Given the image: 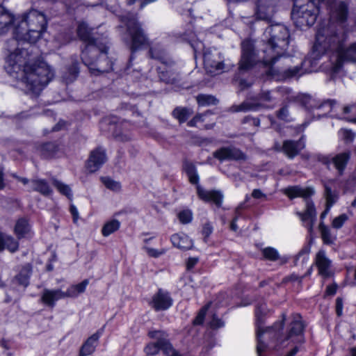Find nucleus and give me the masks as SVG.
<instances>
[{"mask_svg": "<svg viewBox=\"0 0 356 356\" xmlns=\"http://www.w3.org/2000/svg\"><path fill=\"white\" fill-rule=\"evenodd\" d=\"M266 32L270 38L262 50V56L256 50L253 40L245 39L241 42L239 72L248 71L260 62L272 68L277 59L284 56L289 46V33L286 27L280 24L271 25Z\"/></svg>", "mask_w": 356, "mask_h": 356, "instance_id": "f257e3e1", "label": "nucleus"}, {"mask_svg": "<svg viewBox=\"0 0 356 356\" xmlns=\"http://www.w3.org/2000/svg\"><path fill=\"white\" fill-rule=\"evenodd\" d=\"M31 60L27 49H17L8 56L5 69L27 90L38 93L53 79L54 72L47 63H31Z\"/></svg>", "mask_w": 356, "mask_h": 356, "instance_id": "f03ea898", "label": "nucleus"}, {"mask_svg": "<svg viewBox=\"0 0 356 356\" xmlns=\"http://www.w3.org/2000/svg\"><path fill=\"white\" fill-rule=\"evenodd\" d=\"M346 35L338 32L334 26L318 29L314 48L316 51H330L329 71L332 76L337 74L345 62L356 63V42L344 47Z\"/></svg>", "mask_w": 356, "mask_h": 356, "instance_id": "7ed1b4c3", "label": "nucleus"}, {"mask_svg": "<svg viewBox=\"0 0 356 356\" xmlns=\"http://www.w3.org/2000/svg\"><path fill=\"white\" fill-rule=\"evenodd\" d=\"M90 29L85 22H81L77 27V34L81 40L87 42V45L81 53V59L90 73L99 75L108 72L112 70L113 63L108 58V47L105 42H99L95 38Z\"/></svg>", "mask_w": 356, "mask_h": 356, "instance_id": "20e7f679", "label": "nucleus"}, {"mask_svg": "<svg viewBox=\"0 0 356 356\" xmlns=\"http://www.w3.org/2000/svg\"><path fill=\"white\" fill-rule=\"evenodd\" d=\"M286 314L282 313L280 319L275 321L271 325L260 329L261 334H269L275 341V346L281 345L286 341L291 343H305V332L307 322L300 313H293L291 320L287 323L285 330Z\"/></svg>", "mask_w": 356, "mask_h": 356, "instance_id": "39448f33", "label": "nucleus"}, {"mask_svg": "<svg viewBox=\"0 0 356 356\" xmlns=\"http://www.w3.org/2000/svg\"><path fill=\"white\" fill-rule=\"evenodd\" d=\"M45 16L35 10L25 14L14 30V37L17 41L35 42L46 28Z\"/></svg>", "mask_w": 356, "mask_h": 356, "instance_id": "423d86ee", "label": "nucleus"}, {"mask_svg": "<svg viewBox=\"0 0 356 356\" xmlns=\"http://www.w3.org/2000/svg\"><path fill=\"white\" fill-rule=\"evenodd\" d=\"M120 19L126 25L127 32L130 38L131 62L134 58V54L136 51L150 46V40L135 15L129 13L121 15Z\"/></svg>", "mask_w": 356, "mask_h": 356, "instance_id": "0eeeda50", "label": "nucleus"}, {"mask_svg": "<svg viewBox=\"0 0 356 356\" xmlns=\"http://www.w3.org/2000/svg\"><path fill=\"white\" fill-rule=\"evenodd\" d=\"M13 233L16 238L0 230V252L5 250L10 253L17 252L19 248V241L31 236L32 225L29 219L24 216L18 218L13 227Z\"/></svg>", "mask_w": 356, "mask_h": 356, "instance_id": "6e6552de", "label": "nucleus"}, {"mask_svg": "<svg viewBox=\"0 0 356 356\" xmlns=\"http://www.w3.org/2000/svg\"><path fill=\"white\" fill-rule=\"evenodd\" d=\"M325 0H294L291 19L298 28L312 26L318 13V4Z\"/></svg>", "mask_w": 356, "mask_h": 356, "instance_id": "1a4fd4ad", "label": "nucleus"}, {"mask_svg": "<svg viewBox=\"0 0 356 356\" xmlns=\"http://www.w3.org/2000/svg\"><path fill=\"white\" fill-rule=\"evenodd\" d=\"M293 101L298 103L307 110H312L314 108L322 109L327 107V109H326L325 111L327 113L337 111L336 106L337 102L334 99H326L322 102H319L310 95L300 94L293 98Z\"/></svg>", "mask_w": 356, "mask_h": 356, "instance_id": "9d476101", "label": "nucleus"}, {"mask_svg": "<svg viewBox=\"0 0 356 356\" xmlns=\"http://www.w3.org/2000/svg\"><path fill=\"white\" fill-rule=\"evenodd\" d=\"M350 156L351 152L348 150L337 154L334 156L319 155L318 156V160L328 168L331 164H332L334 168L337 170L338 175L341 176L343 175L347 164L350 159Z\"/></svg>", "mask_w": 356, "mask_h": 356, "instance_id": "9b49d317", "label": "nucleus"}, {"mask_svg": "<svg viewBox=\"0 0 356 356\" xmlns=\"http://www.w3.org/2000/svg\"><path fill=\"white\" fill-rule=\"evenodd\" d=\"M173 299L168 291L158 289L148 302V305L154 312L166 311L173 305Z\"/></svg>", "mask_w": 356, "mask_h": 356, "instance_id": "f8f14e48", "label": "nucleus"}, {"mask_svg": "<svg viewBox=\"0 0 356 356\" xmlns=\"http://www.w3.org/2000/svg\"><path fill=\"white\" fill-rule=\"evenodd\" d=\"M164 336H169L168 332L163 330H151L147 332V337L151 339H156L154 342L147 343L143 349L147 356H154L159 353L163 348Z\"/></svg>", "mask_w": 356, "mask_h": 356, "instance_id": "ddd939ff", "label": "nucleus"}, {"mask_svg": "<svg viewBox=\"0 0 356 356\" xmlns=\"http://www.w3.org/2000/svg\"><path fill=\"white\" fill-rule=\"evenodd\" d=\"M279 0H255V17L258 19L270 21L275 13Z\"/></svg>", "mask_w": 356, "mask_h": 356, "instance_id": "4468645a", "label": "nucleus"}, {"mask_svg": "<svg viewBox=\"0 0 356 356\" xmlns=\"http://www.w3.org/2000/svg\"><path fill=\"white\" fill-rule=\"evenodd\" d=\"M213 156L222 162L224 161H245L246 155L238 148L230 145L222 147L213 152Z\"/></svg>", "mask_w": 356, "mask_h": 356, "instance_id": "2eb2a0df", "label": "nucleus"}, {"mask_svg": "<svg viewBox=\"0 0 356 356\" xmlns=\"http://www.w3.org/2000/svg\"><path fill=\"white\" fill-rule=\"evenodd\" d=\"M315 265L318 269V273L323 279H329L334 275L331 270L332 261L327 257L324 250H319L315 257Z\"/></svg>", "mask_w": 356, "mask_h": 356, "instance_id": "dca6fc26", "label": "nucleus"}, {"mask_svg": "<svg viewBox=\"0 0 356 356\" xmlns=\"http://www.w3.org/2000/svg\"><path fill=\"white\" fill-rule=\"evenodd\" d=\"M106 152L102 147H97L91 151L86 163V170L90 172L97 171L106 161Z\"/></svg>", "mask_w": 356, "mask_h": 356, "instance_id": "f3484780", "label": "nucleus"}, {"mask_svg": "<svg viewBox=\"0 0 356 356\" xmlns=\"http://www.w3.org/2000/svg\"><path fill=\"white\" fill-rule=\"evenodd\" d=\"M63 298L64 291L60 289H44L40 294V302L44 306L53 309L57 302Z\"/></svg>", "mask_w": 356, "mask_h": 356, "instance_id": "a211bd4d", "label": "nucleus"}, {"mask_svg": "<svg viewBox=\"0 0 356 356\" xmlns=\"http://www.w3.org/2000/svg\"><path fill=\"white\" fill-rule=\"evenodd\" d=\"M305 147V142L303 136L298 140H284L282 147L276 145L275 148L282 151L289 158L293 159Z\"/></svg>", "mask_w": 356, "mask_h": 356, "instance_id": "6ab92c4d", "label": "nucleus"}, {"mask_svg": "<svg viewBox=\"0 0 356 356\" xmlns=\"http://www.w3.org/2000/svg\"><path fill=\"white\" fill-rule=\"evenodd\" d=\"M103 331L104 327L97 330L83 343L79 352L80 356H89L95 353Z\"/></svg>", "mask_w": 356, "mask_h": 356, "instance_id": "aec40b11", "label": "nucleus"}, {"mask_svg": "<svg viewBox=\"0 0 356 356\" xmlns=\"http://www.w3.org/2000/svg\"><path fill=\"white\" fill-rule=\"evenodd\" d=\"M330 15L339 22H345L348 15V2L339 1L333 3L330 6Z\"/></svg>", "mask_w": 356, "mask_h": 356, "instance_id": "412c9836", "label": "nucleus"}, {"mask_svg": "<svg viewBox=\"0 0 356 356\" xmlns=\"http://www.w3.org/2000/svg\"><path fill=\"white\" fill-rule=\"evenodd\" d=\"M299 216L309 232H312L316 218V207L312 200H308L307 201L305 211L303 213H300Z\"/></svg>", "mask_w": 356, "mask_h": 356, "instance_id": "4be33fe9", "label": "nucleus"}, {"mask_svg": "<svg viewBox=\"0 0 356 356\" xmlns=\"http://www.w3.org/2000/svg\"><path fill=\"white\" fill-rule=\"evenodd\" d=\"M197 193L200 199L206 202H213L217 207H220L222 204L223 195L219 191H207L198 186Z\"/></svg>", "mask_w": 356, "mask_h": 356, "instance_id": "5701e85b", "label": "nucleus"}, {"mask_svg": "<svg viewBox=\"0 0 356 356\" xmlns=\"http://www.w3.org/2000/svg\"><path fill=\"white\" fill-rule=\"evenodd\" d=\"M284 193L290 200L296 197L307 199L314 194V190L312 187L302 188L299 186H293L284 188Z\"/></svg>", "mask_w": 356, "mask_h": 356, "instance_id": "b1692460", "label": "nucleus"}, {"mask_svg": "<svg viewBox=\"0 0 356 356\" xmlns=\"http://www.w3.org/2000/svg\"><path fill=\"white\" fill-rule=\"evenodd\" d=\"M170 241L173 246L181 250H188L193 246V241L184 233H176L171 236Z\"/></svg>", "mask_w": 356, "mask_h": 356, "instance_id": "393cba45", "label": "nucleus"}, {"mask_svg": "<svg viewBox=\"0 0 356 356\" xmlns=\"http://www.w3.org/2000/svg\"><path fill=\"white\" fill-rule=\"evenodd\" d=\"M32 274V268L30 264L22 267L19 272L13 277V282L24 289L30 284V278Z\"/></svg>", "mask_w": 356, "mask_h": 356, "instance_id": "a878e982", "label": "nucleus"}, {"mask_svg": "<svg viewBox=\"0 0 356 356\" xmlns=\"http://www.w3.org/2000/svg\"><path fill=\"white\" fill-rule=\"evenodd\" d=\"M58 150V146L51 142L42 143L35 146V152L43 159L53 158Z\"/></svg>", "mask_w": 356, "mask_h": 356, "instance_id": "bb28decb", "label": "nucleus"}, {"mask_svg": "<svg viewBox=\"0 0 356 356\" xmlns=\"http://www.w3.org/2000/svg\"><path fill=\"white\" fill-rule=\"evenodd\" d=\"M89 284V280L85 279L82 280L81 282L76 284H72L65 291H64V296L65 298H77L79 294L83 293L88 285Z\"/></svg>", "mask_w": 356, "mask_h": 356, "instance_id": "cd10ccee", "label": "nucleus"}, {"mask_svg": "<svg viewBox=\"0 0 356 356\" xmlns=\"http://www.w3.org/2000/svg\"><path fill=\"white\" fill-rule=\"evenodd\" d=\"M204 65L207 70L210 72H213V70H222L224 64L221 61L216 60L213 58V56L210 52H206L203 56Z\"/></svg>", "mask_w": 356, "mask_h": 356, "instance_id": "c85d7f7f", "label": "nucleus"}, {"mask_svg": "<svg viewBox=\"0 0 356 356\" xmlns=\"http://www.w3.org/2000/svg\"><path fill=\"white\" fill-rule=\"evenodd\" d=\"M149 55L151 58L158 60L163 63H165L167 60V54L163 48L159 44H154L152 47H150L149 50Z\"/></svg>", "mask_w": 356, "mask_h": 356, "instance_id": "c756f323", "label": "nucleus"}, {"mask_svg": "<svg viewBox=\"0 0 356 356\" xmlns=\"http://www.w3.org/2000/svg\"><path fill=\"white\" fill-rule=\"evenodd\" d=\"M33 189L44 196H49L53 191L46 179H31Z\"/></svg>", "mask_w": 356, "mask_h": 356, "instance_id": "7c9ffc66", "label": "nucleus"}, {"mask_svg": "<svg viewBox=\"0 0 356 356\" xmlns=\"http://www.w3.org/2000/svg\"><path fill=\"white\" fill-rule=\"evenodd\" d=\"M121 223L117 219H111L106 221L102 227V234L104 237H107L118 231L120 227Z\"/></svg>", "mask_w": 356, "mask_h": 356, "instance_id": "2f4dec72", "label": "nucleus"}, {"mask_svg": "<svg viewBox=\"0 0 356 356\" xmlns=\"http://www.w3.org/2000/svg\"><path fill=\"white\" fill-rule=\"evenodd\" d=\"M172 115L181 124L185 122L193 115V111L191 109L186 107L177 106L172 111Z\"/></svg>", "mask_w": 356, "mask_h": 356, "instance_id": "473e14b6", "label": "nucleus"}, {"mask_svg": "<svg viewBox=\"0 0 356 356\" xmlns=\"http://www.w3.org/2000/svg\"><path fill=\"white\" fill-rule=\"evenodd\" d=\"M262 104L261 103H255V102H243L239 105H233L230 108V111L232 112H246L248 111H257L259 107H261Z\"/></svg>", "mask_w": 356, "mask_h": 356, "instance_id": "72a5a7b5", "label": "nucleus"}, {"mask_svg": "<svg viewBox=\"0 0 356 356\" xmlns=\"http://www.w3.org/2000/svg\"><path fill=\"white\" fill-rule=\"evenodd\" d=\"M324 185V197L325 198V205L328 207H332L333 205L339 200V194L337 191H332L331 187L327 185L326 182L323 183Z\"/></svg>", "mask_w": 356, "mask_h": 356, "instance_id": "f704fd0d", "label": "nucleus"}, {"mask_svg": "<svg viewBox=\"0 0 356 356\" xmlns=\"http://www.w3.org/2000/svg\"><path fill=\"white\" fill-rule=\"evenodd\" d=\"M266 313L263 305H257L254 309L256 330L264 328L263 325L266 323Z\"/></svg>", "mask_w": 356, "mask_h": 356, "instance_id": "c9c22d12", "label": "nucleus"}, {"mask_svg": "<svg viewBox=\"0 0 356 356\" xmlns=\"http://www.w3.org/2000/svg\"><path fill=\"white\" fill-rule=\"evenodd\" d=\"M319 231L323 244L332 245L336 240V237H332L329 227L323 222L319 224Z\"/></svg>", "mask_w": 356, "mask_h": 356, "instance_id": "e433bc0d", "label": "nucleus"}, {"mask_svg": "<svg viewBox=\"0 0 356 356\" xmlns=\"http://www.w3.org/2000/svg\"><path fill=\"white\" fill-rule=\"evenodd\" d=\"M53 184L56 187L58 191L63 195L65 196L70 201L73 200V193L70 186L65 184L58 179H52Z\"/></svg>", "mask_w": 356, "mask_h": 356, "instance_id": "4c0bfd02", "label": "nucleus"}, {"mask_svg": "<svg viewBox=\"0 0 356 356\" xmlns=\"http://www.w3.org/2000/svg\"><path fill=\"white\" fill-rule=\"evenodd\" d=\"M159 76L161 81L166 83L173 84L179 80V74L171 70L160 72Z\"/></svg>", "mask_w": 356, "mask_h": 356, "instance_id": "58836bf2", "label": "nucleus"}, {"mask_svg": "<svg viewBox=\"0 0 356 356\" xmlns=\"http://www.w3.org/2000/svg\"><path fill=\"white\" fill-rule=\"evenodd\" d=\"M291 106L289 104H284L276 111V117L286 122H289L293 120V115L290 111Z\"/></svg>", "mask_w": 356, "mask_h": 356, "instance_id": "ea45409f", "label": "nucleus"}, {"mask_svg": "<svg viewBox=\"0 0 356 356\" xmlns=\"http://www.w3.org/2000/svg\"><path fill=\"white\" fill-rule=\"evenodd\" d=\"M13 22V17L5 9L0 6V33L4 32V30Z\"/></svg>", "mask_w": 356, "mask_h": 356, "instance_id": "a19ab883", "label": "nucleus"}, {"mask_svg": "<svg viewBox=\"0 0 356 356\" xmlns=\"http://www.w3.org/2000/svg\"><path fill=\"white\" fill-rule=\"evenodd\" d=\"M209 307L210 305L207 304L200 309L197 315L192 321V324L193 326H200L204 324L206 315L209 309Z\"/></svg>", "mask_w": 356, "mask_h": 356, "instance_id": "79ce46f5", "label": "nucleus"}, {"mask_svg": "<svg viewBox=\"0 0 356 356\" xmlns=\"http://www.w3.org/2000/svg\"><path fill=\"white\" fill-rule=\"evenodd\" d=\"M264 259L275 261L280 259L278 251L273 247H266L261 250Z\"/></svg>", "mask_w": 356, "mask_h": 356, "instance_id": "37998d69", "label": "nucleus"}, {"mask_svg": "<svg viewBox=\"0 0 356 356\" xmlns=\"http://www.w3.org/2000/svg\"><path fill=\"white\" fill-rule=\"evenodd\" d=\"M196 99L198 104L202 106L215 105L218 102L214 96L209 95H199Z\"/></svg>", "mask_w": 356, "mask_h": 356, "instance_id": "c03bdc74", "label": "nucleus"}, {"mask_svg": "<svg viewBox=\"0 0 356 356\" xmlns=\"http://www.w3.org/2000/svg\"><path fill=\"white\" fill-rule=\"evenodd\" d=\"M261 330H256V339H257V353L258 356H262L263 353L268 348V344L266 343L263 339L262 337L265 334H261L259 332Z\"/></svg>", "mask_w": 356, "mask_h": 356, "instance_id": "a18cd8bd", "label": "nucleus"}, {"mask_svg": "<svg viewBox=\"0 0 356 356\" xmlns=\"http://www.w3.org/2000/svg\"><path fill=\"white\" fill-rule=\"evenodd\" d=\"M78 65L77 60L72 61V65L67 70L69 74H66L63 76V79L67 83L73 81L77 76L79 72Z\"/></svg>", "mask_w": 356, "mask_h": 356, "instance_id": "49530a36", "label": "nucleus"}, {"mask_svg": "<svg viewBox=\"0 0 356 356\" xmlns=\"http://www.w3.org/2000/svg\"><path fill=\"white\" fill-rule=\"evenodd\" d=\"M283 72V76L284 78H293L296 76H300L302 74H305V72L302 70L301 66H295L293 67H289L286 70H282Z\"/></svg>", "mask_w": 356, "mask_h": 356, "instance_id": "de8ad7c7", "label": "nucleus"}, {"mask_svg": "<svg viewBox=\"0 0 356 356\" xmlns=\"http://www.w3.org/2000/svg\"><path fill=\"white\" fill-rule=\"evenodd\" d=\"M179 222L183 225H186L193 220V213L190 209H184L177 214Z\"/></svg>", "mask_w": 356, "mask_h": 356, "instance_id": "09e8293b", "label": "nucleus"}, {"mask_svg": "<svg viewBox=\"0 0 356 356\" xmlns=\"http://www.w3.org/2000/svg\"><path fill=\"white\" fill-rule=\"evenodd\" d=\"M143 250H145L148 257L151 258H159L166 252V250L164 248L155 249L147 245L143 246Z\"/></svg>", "mask_w": 356, "mask_h": 356, "instance_id": "8fccbe9b", "label": "nucleus"}, {"mask_svg": "<svg viewBox=\"0 0 356 356\" xmlns=\"http://www.w3.org/2000/svg\"><path fill=\"white\" fill-rule=\"evenodd\" d=\"M103 181L104 185L108 189L114 191L119 192L121 190L122 186L120 181H117L115 179H101Z\"/></svg>", "mask_w": 356, "mask_h": 356, "instance_id": "3c124183", "label": "nucleus"}, {"mask_svg": "<svg viewBox=\"0 0 356 356\" xmlns=\"http://www.w3.org/2000/svg\"><path fill=\"white\" fill-rule=\"evenodd\" d=\"M183 169L188 178H198L195 166L192 163H184Z\"/></svg>", "mask_w": 356, "mask_h": 356, "instance_id": "603ef678", "label": "nucleus"}, {"mask_svg": "<svg viewBox=\"0 0 356 356\" xmlns=\"http://www.w3.org/2000/svg\"><path fill=\"white\" fill-rule=\"evenodd\" d=\"M348 217L347 214H346V213L340 214L339 216L335 217L333 219V220L332 222V226L333 228H334L336 229H341L343 226L345 222L348 220Z\"/></svg>", "mask_w": 356, "mask_h": 356, "instance_id": "864d4df0", "label": "nucleus"}, {"mask_svg": "<svg viewBox=\"0 0 356 356\" xmlns=\"http://www.w3.org/2000/svg\"><path fill=\"white\" fill-rule=\"evenodd\" d=\"M209 324L210 328L212 330H218L225 325L224 321L215 314L212 316L211 320Z\"/></svg>", "mask_w": 356, "mask_h": 356, "instance_id": "5fc2aeb1", "label": "nucleus"}, {"mask_svg": "<svg viewBox=\"0 0 356 356\" xmlns=\"http://www.w3.org/2000/svg\"><path fill=\"white\" fill-rule=\"evenodd\" d=\"M213 226L210 222H206L203 225L201 234L203 236L204 242L207 241V239L213 232Z\"/></svg>", "mask_w": 356, "mask_h": 356, "instance_id": "6e6d98bb", "label": "nucleus"}, {"mask_svg": "<svg viewBox=\"0 0 356 356\" xmlns=\"http://www.w3.org/2000/svg\"><path fill=\"white\" fill-rule=\"evenodd\" d=\"M343 299L341 297H337L335 300V312L337 317L343 315Z\"/></svg>", "mask_w": 356, "mask_h": 356, "instance_id": "4d7b16f0", "label": "nucleus"}, {"mask_svg": "<svg viewBox=\"0 0 356 356\" xmlns=\"http://www.w3.org/2000/svg\"><path fill=\"white\" fill-rule=\"evenodd\" d=\"M257 99L261 102H273L275 98L270 95L269 91H266L260 93Z\"/></svg>", "mask_w": 356, "mask_h": 356, "instance_id": "13d9d810", "label": "nucleus"}, {"mask_svg": "<svg viewBox=\"0 0 356 356\" xmlns=\"http://www.w3.org/2000/svg\"><path fill=\"white\" fill-rule=\"evenodd\" d=\"M338 285L337 283L334 282L331 284L327 286L326 289L325 291L324 296H334L337 291Z\"/></svg>", "mask_w": 356, "mask_h": 356, "instance_id": "bf43d9fd", "label": "nucleus"}, {"mask_svg": "<svg viewBox=\"0 0 356 356\" xmlns=\"http://www.w3.org/2000/svg\"><path fill=\"white\" fill-rule=\"evenodd\" d=\"M69 211L72 215L73 222H76L79 218V214L76 207L74 204H70Z\"/></svg>", "mask_w": 356, "mask_h": 356, "instance_id": "052dcab7", "label": "nucleus"}, {"mask_svg": "<svg viewBox=\"0 0 356 356\" xmlns=\"http://www.w3.org/2000/svg\"><path fill=\"white\" fill-rule=\"evenodd\" d=\"M343 138L347 142H351L355 138V134L350 130L341 129V130Z\"/></svg>", "mask_w": 356, "mask_h": 356, "instance_id": "680f3d73", "label": "nucleus"}, {"mask_svg": "<svg viewBox=\"0 0 356 356\" xmlns=\"http://www.w3.org/2000/svg\"><path fill=\"white\" fill-rule=\"evenodd\" d=\"M295 346L286 353L284 356H295L300 350V346L304 343H293Z\"/></svg>", "mask_w": 356, "mask_h": 356, "instance_id": "e2e57ef3", "label": "nucleus"}, {"mask_svg": "<svg viewBox=\"0 0 356 356\" xmlns=\"http://www.w3.org/2000/svg\"><path fill=\"white\" fill-rule=\"evenodd\" d=\"M295 346L286 353L284 356H295L300 350V346L304 343H293Z\"/></svg>", "mask_w": 356, "mask_h": 356, "instance_id": "0e129e2a", "label": "nucleus"}, {"mask_svg": "<svg viewBox=\"0 0 356 356\" xmlns=\"http://www.w3.org/2000/svg\"><path fill=\"white\" fill-rule=\"evenodd\" d=\"M295 346L286 353L284 356H295L300 350V346L304 343H293Z\"/></svg>", "mask_w": 356, "mask_h": 356, "instance_id": "69168bd1", "label": "nucleus"}, {"mask_svg": "<svg viewBox=\"0 0 356 356\" xmlns=\"http://www.w3.org/2000/svg\"><path fill=\"white\" fill-rule=\"evenodd\" d=\"M198 259L196 257H189L186 262V267L188 270L193 269L197 264Z\"/></svg>", "mask_w": 356, "mask_h": 356, "instance_id": "338daca9", "label": "nucleus"}, {"mask_svg": "<svg viewBox=\"0 0 356 356\" xmlns=\"http://www.w3.org/2000/svg\"><path fill=\"white\" fill-rule=\"evenodd\" d=\"M252 196L255 199H261L266 197V195L260 189H254L252 192Z\"/></svg>", "mask_w": 356, "mask_h": 356, "instance_id": "774afa93", "label": "nucleus"}]
</instances>
